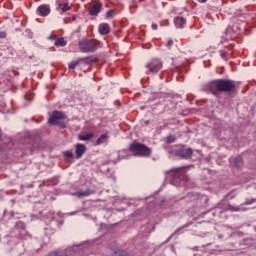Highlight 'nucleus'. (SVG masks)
<instances>
[{"instance_id": "1", "label": "nucleus", "mask_w": 256, "mask_h": 256, "mask_svg": "<svg viewBox=\"0 0 256 256\" xmlns=\"http://www.w3.org/2000/svg\"><path fill=\"white\" fill-rule=\"evenodd\" d=\"M208 89L213 95H217L219 92L229 93L235 89V81L227 79H217L210 82Z\"/></svg>"}, {"instance_id": "2", "label": "nucleus", "mask_w": 256, "mask_h": 256, "mask_svg": "<svg viewBox=\"0 0 256 256\" xmlns=\"http://www.w3.org/2000/svg\"><path fill=\"white\" fill-rule=\"evenodd\" d=\"M129 151L135 157H149L151 156V148L145 144L134 142L129 146Z\"/></svg>"}, {"instance_id": "3", "label": "nucleus", "mask_w": 256, "mask_h": 256, "mask_svg": "<svg viewBox=\"0 0 256 256\" xmlns=\"http://www.w3.org/2000/svg\"><path fill=\"white\" fill-rule=\"evenodd\" d=\"M171 157H177L178 159H191L193 157V149L191 148H173L170 151Z\"/></svg>"}, {"instance_id": "4", "label": "nucleus", "mask_w": 256, "mask_h": 256, "mask_svg": "<svg viewBox=\"0 0 256 256\" xmlns=\"http://www.w3.org/2000/svg\"><path fill=\"white\" fill-rule=\"evenodd\" d=\"M99 42L97 40H86L80 43V49L83 53H92L93 51H97V47Z\"/></svg>"}, {"instance_id": "5", "label": "nucleus", "mask_w": 256, "mask_h": 256, "mask_svg": "<svg viewBox=\"0 0 256 256\" xmlns=\"http://www.w3.org/2000/svg\"><path fill=\"white\" fill-rule=\"evenodd\" d=\"M150 73H158L163 68V62L159 59H153L146 65Z\"/></svg>"}, {"instance_id": "6", "label": "nucleus", "mask_w": 256, "mask_h": 256, "mask_svg": "<svg viewBox=\"0 0 256 256\" xmlns=\"http://www.w3.org/2000/svg\"><path fill=\"white\" fill-rule=\"evenodd\" d=\"M185 169H187V167H179V168H174L171 169L170 171H168V175H170V177H173V179H185Z\"/></svg>"}, {"instance_id": "7", "label": "nucleus", "mask_w": 256, "mask_h": 256, "mask_svg": "<svg viewBox=\"0 0 256 256\" xmlns=\"http://www.w3.org/2000/svg\"><path fill=\"white\" fill-rule=\"evenodd\" d=\"M61 119H65L63 112L54 111L48 119L50 125H57Z\"/></svg>"}, {"instance_id": "8", "label": "nucleus", "mask_w": 256, "mask_h": 256, "mask_svg": "<svg viewBox=\"0 0 256 256\" xmlns=\"http://www.w3.org/2000/svg\"><path fill=\"white\" fill-rule=\"evenodd\" d=\"M85 151H87V148L85 147L84 144H77L75 149L76 159H81Z\"/></svg>"}, {"instance_id": "9", "label": "nucleus", "mask_w": 256, "mask_h": 256, "mask_svg": "<svg viewBox=\"0 0 256 256\" xmlns=\"http://www.w3.org/2000/svg\"><path fill=\"white\" fill-rule=\"evenodd\" d=\"M109 251H110V256H130L129 253H127L117 247L109 248Z\"/></svg>"}, {"instance_id": "10", "label": "nucleus", "mask_w": 256, "mask_h": 256, "mask_svg": "<svg viewBox=\"0 0 256 256\" xmlns=\"http://www.w3.org/2000/svg\"><path fill=\"white\" fill-rule=\"evenodd\" d=\"M102 7H103V5H101V3L92 5L91 9L89 10V14L92 17H95V16L99 15V13L101 12Z\"/></svg>"}, {"instance_id": "11", "label": "nucleus", "mask_w": 256, "mask_h": 256, "mask_svg": "<svg viewBox=\"0 0 256 256\" xmlns=\"http://www.w3.org/2000/svg\"><path fill=\"white\" fill-rule=\"evenodd\" d=\"M37 11L42 17H47L51 13V9L47 5H40Z\"/></svg>"}, {"instance_id": "12", "label": "nucleus", "mask_w": 256, "mask_h": 256, "mask_svg": "<svg viewBox=\"0 0 256 256\" xmlns=\"http://www.w3.org/2000/svg\"><path fill=\"white\" fill-rule=\"evenodd\" d=\"M186 23H187V20H185V18L183 17L178 16L174 19V25L175 27H177V29H183Z\"/></svg>"}, {"instance_id": "13", "label": "nucleus", "mask_w": 256, "mask_h": 256, "mask_svg": "<svg viewBox=\"0 0 256 256\" xmlns=\"http://www.w3.org/2000/svg\"><path fill=\"white\" fill-rule=\"evenodd\" d=\"M229 162L233 167H241L243 165V158H241V156L232 157L229 159Z\"/></svg>"}, {"instance_id": "14", "label": "nucleus", "mask_w": 256, "mask_h": 256, "mask_svg": "<svg viewBox=\"0 0 256 256\" xmlns=\"http://www.w3.org/2000/svg\"><path fill=\"white\" fill-rule=\"evenodd\" d=\"M110 31L109 24L102 23L99 25V33L100 35H107Z\"/></svg>"}, {"instance_id": "15", "label": "nucleus", "mask_w": 256, "mask_h": 256, "mask_svg": "<svg viewBox=\"0 0 256 256\" xmlns=\"http://www.w3.org/2000/svg\"><path fill=\"white\" fill-rule=\"evenodd\" d=\"M77 197H89V195H93V191L90 189H87L85 191H79L76 193Z\"/></svg>"}, {"instance_id": "16", "label": "nucleus", "mask_w": 256, "mask_h": 256, "mask_svg": "<svg viewBox=\"0 0 256 256\" xmlns=\"http://www.w3.org/2000/svg\"><path fill=\"white\" fill-rule=\"evenodd\" d=\"M55 45L56 47H65V45H67V41H65V38H57Z\"/></svg>"}, {"instance_id": "17", "label": "nucleus", "mask_w": 256, "mask_h": 256, "mask_svg": "<svg viewBox=\"0 0 256 256\" xmlns=\"http://www.w3.org/2000/svg\"><path fill=\"white\" fill-rule=\"evenodd\" d=\"M78 139L80 141H89V140L93 139V133H88L86 135H79Z\"/></svg>"}, {"instance_id": "18", "label": "nucleus", "mask_w": 256, "mask_h": 256, "mask_svg": "<svg viewBox=\"0 0 256 256\" xmlns=\"http://www.w3.org/2000/svg\"><path fill=\"white\" fill-rule=\"evenodd\" d=\"M85 59H87V58H79L78 60L71 62L69 64V69H75V67H77V65H79V63H81V61H85Z\"/></svg>"}, {"instance_id": "19", "label": "nucleus", "mask_w": 256, "mask_h": 256, "mask_svg": "<svg viewBox=\"0 0 256 256\" xmlns=\"http://www.w3.org/2000/svg\"><path fill=\"white\" fill-rule=\"evenodd\" d=\"M107 134H102L96 141V145H102V143H105L107 139Z\"/></svg>"}, {"instance_id": "20", "label": "nucleus", "mask_w": 256, "mask_h": 256, "mask_svg": "<svg viewBox=\"0 0 256 256\" xmlns=\"http://www.w3.org/2000/svg\"><path fill=\"white\" fill-rule=\"evenodd\" d=\"M60 9L62 13H67V11H71V7H69V4L67 3L60 4Z\"/></svg>"}, {"instance_id": "21", "label": "nucleus", "mask_w": 256, "mask_h": 256, "mask_svg": "<svg viewBox=\"0 0 256 256\" xmlns=\"http://www.w3.org/2000/svg\"><path fill=\"white\" fill-rule=\"evenodd\" d=\"M256 202V198L246 199L245 205H253Z\"/></svg>"}, {"instance_id": "22", "label": "nucleus", "mask_w": 256, "mask_h": 256, "mask_svg": "<svg viewBox=\"0 0 256 256\" xmlns=\"http://www.w3.org/2000/svg\"><path fill=\"white\" fill-rule=\"evenodd\" d=\"M226 211H239V207H233L231 205H228L226 207Z\"/></svg>"}, {"instance_id": "23", "label": "nucleus", "mask_w": 256, "mask_h": 256, "mask_svg": "<svg viewBox=\"0 0 256 256\" xmlns=\"http://www.w3.org/2000/svg\"><path fill=\"white\" fill-rule=\"evenodd\" d=\"M236 195H237V194H235V192L232 191V192H230L229 194H227L226 198H227V199H235V196H236Z\"/></svg>"}, {"instance_id": "24", "label": "nucleus", "mask_w": 256, "mask_h": 256, "mask_svg": "<svg viewBox=\"0 0 256 256\" xmlns=\"http://www.w3.org/2000/svg\"><path fill=\"white\" fill-rule=\"evenodd\" d=\"M65 157H67L68 159H73V152L70 151H66L64 153Z\"/></svg>"}, {"instance_id": "25", "label": "nucleus", "mask_w": 256, "mask_h": 256, "mask_svg": "<svg viewBox=\"0 0 256 256\" xmlns=\"http://www.w3.org/2000/svg\"><path fill=\"white\" fill-rule=\"evenodd\" d=\"M113 13H115L113 10H109L107 13H106V17L109 19L110 17H113Z\"/></svg>"}, {"instance_id": "26", "label": "nucleus", "mask_w": 256, "mask_h": 256, "mask_svg": "<svg viewBox=\"0 0 256 256\" xmlns=\"http://www.w3.org/2000/svg\"><path fill=\"white\" fill-rule=\"evenodd\" d=\"M166 47H168V49H171V47H173V40H168Z\"/></svg>"}, {"instance_id": "27", "label": "nucleus", "mask_w": 256, "mask_h": 256, "mask_svg": "<svg viewBox=\"0 0 256 256\" xmlns=\"http://www.w3.org/2000/svg\"><path fill=\"white\" fill-rule=\"evenodd\" d=\"M7 37V33L0 31V39H5Z\"/></svg>"}, {"instance_id": "28", "label": "nucleus", "mask_w": 256, "mask_h": 256, "mask_svg": "<svg viewBox=\"0 0 256 256\" xmlns=\"http://www.w3.org/2000/svg\"><path fill=\"white\" fill-rule=\"evenodd\" d=\"M48 39H50L51 41H55L57 40V35L51 34Z\"/></svg>"}, {"instance_id": "29", "label": "nucleus", "mask_w": 256, "mask_h": 256, "mask_svg": "<svg viewBox=\"0 0 256 256\" xmlns=\"http://www.w3.org/2000/svg\"><path fill=\"white\" fill-rule=\"evenodd\" d=\"M48 256H59V252L57 251L50 252Z\"/></svg>"}, {"instance_id": "30", "label": "nucleus", "mask_w": 256, "mask_h": 256, "mask_svg": "<svg viewBox=\"0 0 256 256\" xmlns=\"http://www.w3.org/2000/svg\"><path fill=\"white\" fill-rule=\"evenodd\" d=\"M157 28H158L157 24H152V29H153L154 31H157Z\"/></svg>"}, {"instance_id": "31", "label": "nucleus", "mask_w": 256, "mask_h": 256, "mask_svg": "<svg viewBox=\"0 0 256 256\" xmlns=\"http://www.w3.org/2000/svg\"><path fill=\"white\" fill-rule=\"evenodd\" d=\"M216 213H223V210H221L220 208H217Z\"/></svg>"}, {"instance_id": "32", "label": "nucleus", "mask_w": 256, "mask_h": 256, "mask_svg": "<svg viewBox=\"0 0 256 256\" xmlns=\"http://www.w3.org/2000/svg\"><path fill=\"white\" fill-rule=\"evenodd\" d=\"M199 3H207V0H198Z\"/></svg>"}]
</instances>
